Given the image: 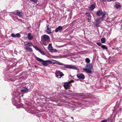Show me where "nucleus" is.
Here are the masks:
<instances>
[{
	"instance_id": "34",
	"label": "nucleus",
	"mask_w": 122,
	"mask_h": 122,
	"mask_svg": "<svg viewBox=\"0 0 122 122\" xmlns=\"http://www.w3.org/2000/svg\"><path fill=\"white\" fill-rule=\"evenodd\" d=\"M20 99H18V100L19 101V102H20Z\"/></svg>"
},
{
	"instance_id": "35",
	"label": "nucleus",
	"mask_w": 122,
	"mask_h": 122,
	"mask_svg": "<svg viewBox=\"0 0 122 122\" xmlns=\"http://www.w3.org/2000/svg\"><path fill=\"white\" fill-rule=\"evenodd\" d=\"M102 0L104 2L106 0Z\"/></svg>"
},
{
	"instance_id": "2",
	"label": "nucleus",
	"mask_w": 122,
	"mask_h": 122,
	"mask_svg": "<svg viewBox=\"0 0 122 122\" xmlns=\"http://www.w3.org/2000/svg\"><path fill=\"white\" fill-rule=\"evenodd\" d=\"M55 63L58 65H62L63 66V67L64 68H70L76 70H77L78 69L77 67L74 66L63 64L56 61H55Z\"/></svg>"
},
{
	"instance_id": "31",
	"label": "nucleus",
	"mask_w": 122,
	"mask_h": 122,
	"mask_svg": "<svg viewBox=\"0 0 122 122\" xmlns=\"http://www.w3.org/2000/svg\"><path fill=\"white\" fill-rule=\"evenodd\" d=\"M97 44L99 46H102V45L101 43H97Z\"/></svg>"
},
{
	"instance_id": "18",
	"label": "nucleus",
	"mask_w": 122,
	"mask_h": 122,
	"mask_svg": "<svg viewBox=\"0 0 122 122\" xmlns=\"http://www.w3.org/2000/svg\"><path fill=\"white\" fill-rule=\"evenodd\" d=\"M25 45L28 46H33L32 44L30 42H26V44H25Z\"/></svg>"
},
{
	"instance_id": "9",
	"label": "nucleus",
	"mask_w": 122,
	"mask_h": 122,
	"mask_svg": "<svg viewBox=\"0 0 122 122\" xmlns=\"http://www.w3.org/2000/svg\"><path fill=\"white\" fill-rule=\"evenodd\" d=\"M28 90H29L27 88L25 87H23L20 90L21 92L24 93H27Z\"/></svg>"
},
{
	"instance_id": "21",
	"label": "nucleus",
	"mask_w": 122,
	"mask_h": 122,
	"mask_svg": "<svg viewBox=\"0 0 122 122\" xmlns=\"http://www.w3.org/2000/svg\"><path fill=\"white\" fill-rule=\"evenodd\" d=\"M101 41L102 43H105L106 41L105 39L104 38H102L101 39Z\"/></svg>"
},
{
	"instance_id": "6",
	"label": "nucleus",
	"mask_w": 122,
	"mask_h": 122,
	"mask_svg": "<svg viewBox=\"0 0 122 122\" xmlns=\"http://www.w3.org/2000/svg\"><path fill=\"white\" fill-rule=\"evenodd\" d=\"M77 77L79 79H84L85 78V76L84 74L82 73H79L76 75Z\"/></svg>"
},
{
	"instance_id": "10",
	"label": "nucleus",
	"mask_w": 122,
	"mask_h": 122,
	"mask_svg": "<svg viewBox=\"0 0 122 122\" xmlns=\"http://www.w3.org/2000/svg\"><path fill=\"white\" fill-rule=\"evenodd\" d=\"M89 69L83 68V70L84 71H85L87 73H90L92 72V71Z\"/></svg>"
},
{
	"instance_id": "27",
	"label": "nucleus",
	"mask_w": 122,
	"mask_h": 122,
	"mask_svg": "<svg viewBox=\"0 0 122 122\" xmlns=\"http://www.w3.org/2000/svg\"><path fill=\"white\" fill-rule=\"evenodd\" d=\"M51 51L53 52H56L57 51V50L56 49H53Z\"/></svg>"
},
{
	"instance_id": "4",
	"label": "nucleus",
	"mask_w": 122,
	"mask_h": 122,
	"mask_svg": "<svg viewBox=\"0 0 122 122\" xmlns=\"http://www.w3.org/2000/svg\"><path fill=\"white\" fill-rule=\"evenodd\" d=\"M55 74L56 76L58 78H60L61 76H64V74L59 71H56Z\"/></svg>"
},
{
	"instance_id": "19",
	"label": "nucleus",
	"mask_w": 122,
	"mask_h": 122,
	"mask_svg": "<svg viewBox=\"0 0 122 122\" xmlns=\"http://www.w3.org/2000/svg\"><path fill=\"white\" fill-rule=\"evenodd\" d=\"M48 49L50 51H51L53 49L52 47L51 44H49L48 46Z\"/></svg>"
},
{
	"instance_id": "15",
	"label": "nucleus",
	"mask_w": 122,
	"mask_h": 122,
	"mask_svg": "<svg viewBox=\"0 0 122 122\" xmlns=\"http://www.w3.org/2000/svg\"><path fill=\"white\" fill-rule=\"evenodd\" d=\"M95 7V6L94 5H91V6L89 8L90 10L91 11H92L93 10Z\"/></svg>"
},
{
	"instance_id": "20",
	"label": "nucleus",
	"mask_w": 122,
	"mask_h": 122,
	"mask_svg": "<svg viewBox=\"0 0 122 122\" xmlns=\"http://www.w3.org/2000/svg\"><path fill=\"white\" fill-rule=\"evenodd\" d=\"M101 47L103 49L107 50L108 48L105 45H102L101 46Z\"/></svg>"
},
{
	"instance_id": "14",
	"label": "nucleus",
	"mask_w": 122,
	"mask_h": 122,
	"mask_svg": "<svg viewBox=\"0 0 122 122\" xmlns=\"http://www.w3.org/2000/svg\"><path fill=\"white\" fill-rule=\"evenodd\" d=\"M28 39L30 40H31L33 38V37L32 36L31 34L30 33H29L28 34Z\"/></svg>"
},
{
	"instance_id": "17",
	"label": "nucleus",
	"mask_w": 122,
	"mask_h": 122,
	"mask_svg": "<svg viewBox=\"0 0 122 122\" xmlns=\"http://www.w3.org/2000/svg\"><path fill=\"white\" fill-rule=\"evenodd\" d=\"M86 66L89 67L88 69H91L92 68V66L91 64H87L86 65Z\"/></svg>"
},
{
	"instance_id": "29",
	"label": "nucleus",
	"mask_w": 122,
	"mask_h": 122,
	"mask_svg": "<svg viewBox=\"0 0 122 122\" xmlns=\"http://www.w3.org/2000/svg\"><path fill=\"white\" fill-rule=\"evenodd\" d=\"M11 36L12 37H15L16 36H15V34L14 33H12L11 34Z\"/></svg>"
},
{
	"instance_id": "25",
	"label": "nucleus",
	"mask_w": 122,
	"mask_h": 122,
	"mask_svg": "<svg viewBox=\"0 0 122 122\" xmlns=\"http://www.w3.org/2000/svg\"><path fill=\"white\" fill-rule=\"evenodd\" d=\"M15 36L16 37H20V35L19 33H18L15 34Z\"/></svg>"
},
{
	"instance_id": "23",
	"label": "nucleus",
	"mask_w": 122,
	"mask_h": 122,
	"mask_svg": "<svg viewBox=\"0 0 122 122\" xmlns=\"http://www.w3.org/2000/svg\"><path fill=\"white\" fill-rule=\"evenodd\" d=\"M85 61L86 62L88 63H89L90 62V60L88 58H86L85 59Z\"/></svg>"
},
{
	"instance_id": "28",
	"label": "nucleus",
	"mask_w": 122,
	"mask_h": 122,
	"mask_svg": "<svg viewBox=\"0 0 122 122\" xmlns=\"http://www.w3.org/2000/svg\"><path fill=\"white\" fill-rule=\"evenodd\" d=\"M85 15L88 17H90V14L89 12H87L85 13Z\"/></svg>"
},
{
	"instance_id": "8",
	"label": "nucleus",
	"mask_w": 122,
	"mask_h": 122,
	"mask_svg": "<svg viewBox=\"0 0 122 122\" xmlns=\"http://www.w3.org/2000/svg\"><path fill=\"white\" fill-rule=\"evenodd\" d=\"M49 25L47 24L46 27L47 29L46 30V31L47 33L48 34H51L52 32L51 31V30L50 29V28L49 27Z\"/></svg>"
},
{
	"instance_id": "11",
	"label": "nucleus",
	"mask_w": 122,
	"mask_h": 122,
	"mask_svg": "<svg viewBox=\"0 0 122 122\" xmlns=\"http://www.w3.org/2000/svg\"><path fill=\"white\" fill-rule=\"evenodd\" d=\"M25 49L26 50L27 52L32 51V48L28 46H26V47H25Z\"/></svg>"
},
{
	"instance_id": "37",
	"label": "nucleus",
	"mask_w": 122,
	"mask_h": 122,
	"mask_svg": "<svg viewBox=\"0 0 122 122\" xmlns=\"http://www.w3.org/2000/svg\"><path fill=\"white\" fill-rule=\"evenodd\" d=\"M71 118H72V119H73V117H71Z\"/></svg>"
},
{
	"instance_id": "30",
	"label": "nucleus",
	"mask_w": 122,
	"mask_h": 122,
	"mask_svg": "<svg viewBox=\"0 0 122 122\" xmlns=\"http://www.w3.org/2000/svg\"><path fill=\"white\" fill-rule=\"evenodd\" d=\"M31 1H32L35 3H37V0H30Z\"/></svg>"
},
{
	"instance_id": "5",
	"label": "nucleus",
	"mask_w": 122,
	"mask_h": 122,
	"mask_svg": "<svg viewBox=\"0 0 122 122\" xmlns=\"http://www.w3.org/2000/svg\"><path fill=\"white\" fill-rule=\"evenodd\" d=\"M12 13L20 17L22 15V13L18 10H15Z\"/></svg>"
},
{
	"instance_id": "22",
	"label": "nucleus",
	"mask_w": 122,
	"mask_h": 122,
	"mask_svg": "<svg viewBox=\"0 0 122 122\" xmlns=\"http://www.w3.org/2000/svg\"><path fill=\"white\" fill-rule=\"evenodd\" d=\"M39 51L42 55H45V53L44 52L41 50L40 49L38 51Z\"/></svg>"
},
{
	"instance_id": "32",
	"label": "nucleus",
	"mask_w": 122,
	"mask_h": 122,
	"mask_svg": "<svg viewBox=\"0 0 122 122\" xmlns=\"http://www.w3.org/2000/svg\"><path fill=\"white\" fill-rule=\"evenodd\" d=\"M116 0H107V1L108 2H110L111 1H114Z\"/></svg>"
},
{
	"instance_id": "3",
	"label": "nucleus",
	"mask_w": 122,
	"mask_h": 122,
	"mask_svg": "<svg viewBox=\"0 0 122 122\" xmlns=\"http://www.w3.org/2000/svg\"><path fill=\"white\" fill-rule=\"evenodd\" d=\"M36 59L38 61L41 62L42 64L45 66H47L49 64L52 63V62L50 60L44 61L37 57L36 58Z\"/></svg>"
},
{
	"instance_id": "36",
	"label": "nucleus",
	"mask_w": 122,
	"mask_h": 122,
	"mask_svg": "<svg viewBox=\"0 0 122 122\" xmlns=\"http://www.w3.org/2000/svg\"><path fill=\"white\" fill-rule=\"evenodd\" d=\"M121 25V28L122 29V25Z\"/></svg>"
},
{
	"instance_id": "13",
	"label": "nucleus",
	"mask_w": 122,
	"mask_h": 122,
	"mask_svg": "<svg viewBox=\"0 0 122 122\" xmlns=\"http://www.w3.org/2000/svg\"><path fill=\"white\" fill-rule=\"evenodd\" d=\"M64 86L65 88L66 89L69 88L70 87L69 82H66L64 83Z\"/></svg>"
},
{
	"instance_id": "26",
	"label": "nucleus",
	"mask_w": 122,
	"mask_h": 122,
	"mask_svg": "<svg viewBox=\"0 0 122 122\" xmlns=\"http://www.w3.org/2000/svg\"><path fill=\"white\" fill-rule=\"evenodd\" d=\"M109 120V118H107L106 119L102 120L101 122H107Z\"/></svg>"
},
{
	"instance_id": "12",
	"label": "nucleus",
	"mask_w": 122,
	"mask_h": 122,
	"mask_svg": "<svg viewBox=\"0 0 122 122\" xmlns=\"http://www.w3.org/2000/svg\"><path fill=\"white\" fill-rule=\"evenodd\" d=\"M62 29V26H59L55 29V32H57L58 31L61 30Z\"/></svg>"
},
{
	"instance_id": "16",
	"label": "nucleus",
	"mask_w": 122,
	"mask_h": 122,
	"mask_svg": "<svg viewBox=\"0 0 122 122\" xmlns=\"http://www.w3.org/2000/svg\"><path fill=\"white\" fill-rule=\"evenodd\" d=\"M115 7L117 9H119L121 8V6L119 4H116L115 5Z\"/></svg>"
},
{
	"instance_id": "1",
	"label": "nucleus",
	"mask_w": 122,
	"mask_h": 122,
	"mask_svg": "<svg viewBox=\"0 0 122 122\" xmlns=\"http://www.w3.org/2000/svg\"><path fill=\"white\" fill-rule=\"evenodd\" d=\"M107 12L105 11L102 12L101 10H99L97 13V15L99 16L102 15V16L101 18H100L96 20L95 22L97 24H99L101 23V21H102L103 20V19L105 17V15H106Z\"/></svg>"
},
{
	"instance_id": "33",
	"label": "nucleus",
	"mask_w": 122,
	"mask_h": 122,
	"mask_svg": "<svg viewBox=\"0 0 122 122\" xmlns=\"http://www.w3.org/2000/svg\"><path fill=\"white\" fill-rule=\"evenodd\" d=\"M87 19L88 20H91V18L90 16L88 17V18H87Z\"/></svg>"
},
{
	"instance_id": "24",
	"label": "nucleus",
	"mask_w": 122,
	"mask_h": 122,
	"mask_svg": "<svg viewBox=\"0 0 122 122\" xmlns=\"http://www.w3.org/2000/svg\"><path fill=\"white\" fill-rule=\"evenodd\" d=\"M33 46L34 47L35 49H36L37 51H39V50L40 49L38 48L36 46L34 45Z\"/></svg>"
},
{
	"instance_id": "7",
	"label": "nucleus",
	"mask_w": 122,
	"mask_h": 122,
	"mask_svg": "<svg viewBox=\"0 0 122 122\" xmlns=\"http://www.w3.org/2000/svg\"><path fill=\"white\" fill-rule=\"evenodd\" d=\"M43 38L44 40L46 42H49L50 41V37L47 35H43Z\"/></svg>"
}]
</instances>
